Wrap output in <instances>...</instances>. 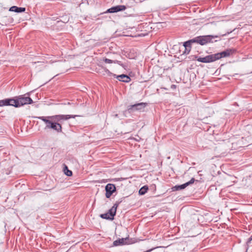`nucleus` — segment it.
<instances>
[{"label": "nucleus", "mask_w": 252, "mask_h": 252, "mask_svg": "<svg viewBox=\"0 0 252 252\" xmlns=\"http://www.w3.org/2000/svg\"><path fill=\"white\" fill-rule=\"evenodd\" d=\"M120 81H122L124 82H129L130 80H119Z\"/></svg>", "instance_id": "obj_23"}, {"label": "nucleus", "mask_w": 252, "mask_h": 252, "mask_svg": "<svg viewBox=\"0 0 252 252\" xmlns=\"http://www.w3.org/2000/svg\"><path fill=\"white\" fill-rule=\"evenodd\" d=\"M196 75L194 73H192L190 74V78H192L193 79L194 78H195Z\"/></svg>", "instance_id": "obj_21"}, {"label": "nucleus", "mask_w": 252, "mask_h": 252, "mask_svg": "<svg viewBox=\"0 0 252 252\" xmlns=\"http://www.w3.org/2000/svg\"><path fill=\"white\" fill-rule=\"evenodd\" d=\"M106 193L105 196L107 198H109L112 193L116 190L115 186L113 184H108L105 187Z\"/></svg>", "instance_id": "obj_10"}, {"label": "nucleus", "mask_w": 252, "mask_h": 252, "mask_svg": "<svg viewBox=\"0 0 252 252\" xmlns=\"http://www.w3.org/2000/svg\"><path fill=\"white\" fill-rule=\"evenodd\" d=\"M152 252H162L161 251H160V250H154Z\"/></svg>", "instance_id": "obj_25"}, {"label": "nucleus", "mask_w": 252, "mask_h": 252, "mask_svg": "<svg viewBox=\"0 0 252 252\" xmlns=\"http://www.w3.org/2000/svg\"><path fill=\"white\" fill-rule=\"evenodd\" d=\"M118 204H115L109 210L108 213L101 214L100 217L104 219L113 220L116 215Z\"/></svg>", "instance_id": "obj_3"}, {"label": "nucleus", "mask_w": 252, "mask_h": 252, "mask_svg": "<svg viewBox=\"0 0 252 252\" xmlns=\"http://www.w3.org/2000/svg\"><path fill=\"white\" fill-rule=\"evenodd\" d=\"M215 79H220V78H216Z\"/></svg>", "instance_id": "obj_27"}, {"label": "nucleus", "mask_w": 252, "mask_h": 252, "mask_svg": "<svg viewBox=\"0 0 252 252\" xmlns=\"http://www.w3.org/2000/svg\"><path fill=\"white\" fill-rule=\"evenodd\" d=\"M146 106L147 103H138L129 105L128 107L127 110L129 113L133 112L135 111H143Z\"/></svg>", "instance_id": "obj_5"}, {"label": "nucleus", "mask_w": 252, "mask_h": 252, "mask_svg": "<svg viewBox=\"0 0 252 252\" xmlns=\"http://www.w3.org/2000/svg\"><path fill=\"white\" fill-rule=\"evenodd\" d=\"M126 9V7L124 5H119L115 6H113L109 8L104 12V13H116L119 11H122Z\"/></svg>", "instance_id": "obj_9"}, {"label": "nucleus", "mask_w": 252, "mask_h": 252, "mask_svg": "<svg viewBox=\"0 0 252 252\" xmlns=\"http://www.w3.org/2000/svg\"><path fill=\"white\" fill-rule=\"evenodd\" d=\"M176 86L175 85H172L171 86V88L172 89H176Z\"/></svg>", "instance_id": "obj_24"}, {"label": "nucleus", "mask_w": 252, "mask_h": 252, "mask_svg": "<svg viewBox=\"0 0 252 252\" xmlns=\"http://www.w3.org/2000/svg\"><path fill=\"white\" fill-rule=\"evenodd\" d=\"M18 104L19 107L25 104H31L33 102L31 98L28 96L20 95L18 97Z\"/></svg>", "instance_id": "obj_7"}, {"label": "nucleus", "mask_w": 252, "mask_h": 252, "mask_svg": "<svg viewBox=\"0 0 252 252\" xmlns=\"http://www.w3.org/2000/svg\"><path fill=\"white\" fill-rule=\"evenodd\" d=\"M194 58L196 59L197 61L204 63H209L216 61L214 54L209 55L202 58H198L197 56H195Z\"/></svg>", "instance_id": "obj_8"}, {"label": "nucleus", "mask_w": 252, "mask_h": 252, "mask_svg": "<svg viewBox=\"0 0 252 252\" xmlns=\"http://www.w3.org/2000/svg\"><path fill=\"white\" fill-rule=\"evenodd\" d=\"M32 64L33 65L37 64L38 66H42V65H43V62H34V63H32Z\"/></svg>", "instance_id": "obj_19"}, {"label": "nucleus", "mask_w": 252, "mask_h": 252, "mask_svg": "<svg viewBox=\"0 0 252 252\" xmlns=\"http://www.w3.org/2000/svg\"><path fill=\"white\" fill-rule=\"evenodd\" d=\"M104 61L106 63H117L122 66L124 69H126L128 67V63H123L122 62L118 60H112L109 59L105 58L104 59Z\"/></svg>", "instance_id": "obj_11"}, {"label": "nucleus", "mask_w": 252, "mask_h": 252, "mask_svg": "<svg viewBox=\"0 0 252 252\" xmlns=\"http://www.w3.org/2000/svg\"><path fill=\"white\" fill-rule=\"evenodd\" d=\"M193 40H194V39L192 38L191 39H190L189 40H188V41L185 42L183 44L184 47L185 48L187 47V48H189V49H191V44L192 43H195L194 41H193Z\"/></svg>", "instance_id": "obj_15"}, {"label": "nucleus", "mask_w": 252, "mask_h": 252, "mask_svg": "<svg viewBox=\"0 0 252 252\" xmlns=\"http://www.w3.org/2000/svg\"><path fill=\"white\" fill-rule=\"evenodd\" d=\"M231 31L230 32H228L227 33L225 34H221L220 35H204V36H198L193 38L194 42L199 44L201 45H205L208 43L213 42V39L215 38H220L221 36H224L226 35L227 34H229L232 32L233 31Z\"/></svg>", "instance_id": "obj_2"}, {"label": "nucleus", "mask_w": 252, "mask_h": 252, "mask_svg": "<svg viewBox=\"0 0 252 252\" xmlns=\"http://www.w3.org/2000/svg\"><path fill=\"white\" fill-rule=\"evenodd\" d=\"M148 189V187L147 186H145L141 188L139 190V193L140 195H144L146 193Z\"/></svg>", "instance_id": "obj_16"}, {"label": "nucleus", "mask_w": 252, "mask_h": 252, "mask_svg": "<svg viewBox=\"0 0 252 252\" xmlns=\"http://www.w3.org/2000/svg\"><path fill=\"white\" fill-rule=\"evenodd\" d=\"M108 72L109 74L112 75V76H114V77H116L117 78L120 77L122 78H126V79H130L129 76L126 74H123L119 75H117V76H116L115 74H113L112 73H110L109 71H108Z\"/></svg>", "instance_id": "obj_17"}, {"label": "nucleus", "mask_w": 252, "mask_h": 252, "mask_svg": "<svg viewBox=\"0 0 252 252\" xmlns=\"http://www.w3.org/2000/svg\"><path fill=\"white\" fill-rule=\"evenodd\" d=\"M249 240H250V241H251L252 240V235L251 236V237L249 238Z\"/></svg>", "instance_id": "obj_26"}, {"label": "nucleus", "mask_w": 252, "mask_h": 252, "mask_svg": "<svg viewBox=\"0 0 252 252\" xmlns=\"http://www.w3.org/2000/svg\"><path fill=\"white\" fill-rule=\"evenodd\" d=\"M64 172L66 175L68 176H71L72 174V171L68 170L67 166H65L64 169Z\"/></svg>", "instance_id": "obj_18"}, {"label": "nucleus", "mask_w": 252, "mask_h": 252, "mask_svg": "<svg viewBox=\"0 0 252 252\" xmlns=\"http://www.w3.org/2000/svg\"><path fill=\"white\" fill-rule=\"evenodd\" d=\"M128 76H129V78H130V77H134V75H133V73H132V72H130V73L129 74V75H128Z\"/></svg>", "instance_id": "obj_22"}, {"label": "nucleus", "mask_w": 252, "mask_h": 252, "mask_svg": "<svg viewBox=\"0 0 252 252\" xmlns=\"http://www.w3.org/2000/svg\"><path fill=\"white\" fill-rule=\"evenodd\" d=\"M190 51V49L187 48V47L185 48V51L184 53L185 54H189Z\"/></svg>", "instance_id": "obj_20"}, {"label": "nucleus", "mask_w": 252, "mask_h": 252, "mask_svg": "<svg viewBox=\"0 0 252 252\" xmlns=\"http://www.w3.org/2000/svg\"><path fill=\"white\" fill-rule=\"evenodd\" d=\"M236 52L234 49H227L226 50L216 54H214L215 61L219 60L222 58H225L230 56Z\"/></svg>", "instance_id": "obj_4"}, {"label": "nucleus", "mask_w": 252, "mask_h": 252, "mask_svg": "<svg viewBox=\"0 0 252 252\" xmlns=\"http://www.w3.org/2000/svg\"><path fill=\"white\" fill-rule=\"evenodd\" d=\"M18 104H19L18 97L15 99H9L0 101V106H2L4 105H11L16 107H19V106Z\"/></svg>", "instance_id": "obj_6"}, {"label": "nucleus", "mask_w": 252, "mask_h": 252, "mask_svg": "<svg viewBox=\"0 0 252 252\" xmlns=\"http://www.w3.org/2000/svg\"><path fill=\"white\" fill-rule=\"evenodd\" d=\"M126 238H122L119 240H116L113 242V245L115 246H117L121 245H124L126 243Z\"/></svg>", "instance_id": "obj_14"}, {"label": "nucleus", "mask_w": 252, "mask_h": 252, "mask_svg": "<svg viewBox=\"0 0 252 252\" xmlns=\"http://www.w3.org/2000/svg\"><path fill=\"white\" fill-rule=\"evenodd\" d=\"M194 181H195V180L194 178H191V180L189 182H187L185 184H184L182 185L175 186V187L172 188V190L175 191V190H181V189H184L188 186L193 184L194 183Z\"/></svg>", "instance_id": "obj_12"}, {"label": "nucleus", "mask_w": 252, "mask_h": 252, "mask_svg": "<svg viewBox=\"0 0 252 252\" xmlns=\"http://www.w3.org/2000/svg\"><path fill=\"white\" fill-rule=\"evenodd\" d=\"M9 11L17 13H21L24 12L26 11V8L19 7L16 6H13L9 8Z\"/></svg>", "instance_id": "obj_13"}, {"label": "nucleus", "mask_w": 252, "mask_h": 252, "mask_svg": "<svg viewBox=\"0 0 252 252\" xmlns=\"http://www.w3.org/2000/svg\"><path fill=\"white\" fill-rule=\"evenodd\" d=\"M77 115H56L47 117L40 116L37 119L42 120L46 124V128L52 129L58 132H61L62 126L61 124L63 121L67 120L70 118H75Z\"/></svg>", "instance_id": "obj_1"}]
</instances>
